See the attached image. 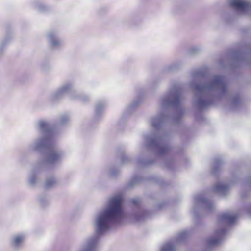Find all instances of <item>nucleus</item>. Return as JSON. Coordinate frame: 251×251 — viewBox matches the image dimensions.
<instances>
[{
    "label": "nucleus",
    "mask_w": 251,
    "mask_h": 251,
    "mask_svg": "<svg viewBox=\"0 0 251 251\" xmlns=\"http://www.w3.org/2000/svg\"><path fill=\"white\" fill-rule=\"evenodd\" d=\"M36 129L40 134L28 146L30 151L42 152L46 151L45 161L48 163L56 164L66 156L65 151L56 145V134L50 129L48 121L44 119L37 120Z\"/></svg>",
    "instance_id": "nucleus-4"
},
{
    "label": "nucleus",
    "mask_w": 251,
    "mask_h": 251,
    "mask_svg": "<svg viewBox=\"0 0 251 251\" xmlns=\"http://www.w3.org/2000/svg\"><path fill=\"white\" fill-rule=\"evenodd\" d=\"M222 18L224 20L225 22H229V21L227 19V15L226 13H223L221 15Z\"/></svg>",
    "instance_id": "nucleus-33"
},
{
    "label": "nucleus",
    "mask_w": 251,
    "mask_h": 251,
    "mask_svg": "<svg viewBox=\"0 0 251 251\" xmlns=\"http://www.w3.org/2000/svg\"><path fill=\"white\" fill-rule=\"evenodd\" d=\"M141 101L142 100L140 98H138L133 100V101L128 105L126 108L125 113L123 115V117H125L126 115H128L131 114L138 107Z\"/></svg>",
    "instance_id": "nucleus-15"
},
{
    "label": "nucleus",
    "mask_w": 251,
    "mask_h": 251,
    "mask_svg": "<svg viewBox=\"0 0 251 251\" xmlns=\"http://www.w3.org/2000/svg\"><path fill=\"white\" fill-rule=\"evenodd\" d=\"M75 96L77 97V98L75 100H79L84 102H87L89 100V96L83 94H78L76 92Z\"/></svg>",
    "instance_id": "nucleus-28"
},
{
    "label": "nucleus",
    "mask_w": 251,
    "mask_h": 251,
    "mask_svg": "<svg viewBox=\"0 0 251 251\" xmlns=\"http://www.w3.org/2000/svg\"><path fill=\"white\" fill-rule=\"evenodd\" d=\"M25 238V235L24 233L13 234L9 238V245L11 248L16 251L22 250L24 247Z\"/></svg>",
    "instance_id": "nucleus-9"
},
{
    "label": "nucleus",
    "mask_w": 251,
    "mask_h": 251,
    "mask_svg": "<svg viewBox=\"0 0 251 251\" xmlns=\"http://www.w3.org/2000/svg\"><path fill=\"white\" fill-rule=\"evenodd\" d=\"M76 91L75 87V82L73 81L66 82L62 84L56 90L52 93L50 96V100L56 102L62 99L64 95H68L72 100L77 98L75 96Z\"/></svg>",
    "instance_id": "nucleus-6"
},
{
    "label": "nucleus",
    "mask_w": 251,
    "mask_h": 251,
    "mask_svg": "<svg viewBox=\"0 0 251 251\" xmlns=\"http://www.w3.org/2000/svg\"><path fill=\"white\" fill-rule=\"evenodd\" d=\"M191 76V86L195 91L193 104L199 110H203L218 104L223 99L230 103L232 109H236L240 104L239 97H231L227 84L225 78L220 75L204 76L201 71H193Z\"/></svg>",
    "instance_id": "nucleus-2"
},
{
    "label": "nucleus",
    "mask_w": 251,
    "mask_h": 251,
    "mask_svg": "<svg viewBox=\"0 0 251 251\" xmlns=\"http://www.w3.org/2000/svg\"><path fill=\"white\" fill-rule=\"evenodd\" d=\"M160 251H176V245L174 241L167 242L161 247Z\"/></svg>",
    "instance_id": "nucleus-18"
},
{
    "label": "nucleus",
    "mask_w": 251,
    "mask_h": 251,
    "mask_svg": "<svg viewBox=\"0 0 251 251\" xmlns=\"http://www.w3.org/2000/svg\"><path fill=\"white\" fill-rule=\"evenodd\" d=\"M248 213L249 215L251 216V205L250 206L249 209L248 210Z\"/></svg>",
    "instance_id": "nucleus-36"
},
{
    "label": "nucleus",
    "mask_w": 251,
    "mask_h": 251,
    "mask_svg": "<svg viewBox=\"0 0 251 251\" xmlns=\"http://www.w3.org/2000/svg\"><path fill=\"white\" fill-rule=\"evenodd\" d=\"M105 106L106 102L105 101H100L97 102L95 106V116L97 118H99L100 117Z\"/></svg>",
    "instance_id": "nucleus-17"
},
{
    "label": "nucleus",
    "mask_w": 251,
    "mask_h": 251,
    "mask_svg": "<svg viewBox=\"0 0 251 251\" xmlns=\"http://www.w3.org/2000/svg\"><path fill=\"white\" fill-rule=\"evenodd\" d=\"M131 201L135 206H138L140 203V199L139 198H134L132 199Z\"/></svg>",
    "instance_id": "nucleus-32"
},
{
    "label": "nucleus",
    "mask_w": 251,
    "mask_h": 251,
    "mask_svg": "<svg viewBox=\"0 0 251 251\" xmlns=\"http://www.w3.org/2000/svg\"><path fill=\"white\" fill-rule=\"evenodd\" d=\"M234 61L238 64V65H242L243 63H247L248 62L245 58L244 52L240 51H234L232 54Z\"/></svg>",
    "instance_id": "nucleus-14"
},
{
    "label": "nucleus",
    "mask_w": 251,
    "mask_h": 251,
    "mask_svg": "<svg viewBox=\"0 0 251 251\" xmlns=\"http://www.w3.org/2000/svg\"><path fill=\"white\" fill-rule=\"evenodd\" d=\"M170 163H172V162H166L165 163L164 165L168 168H171V165L170 164Z\"/></svg>",
    "instance_id": "nucleus-35"
},
{
    "label": "nucleus",
    "mask_w": 251,
    "mask_h": 251,
    "mask_svg": "<svg viewBox=\"0 0 251 251\" xmlns=\"http://www.w3.org/2000/svg\"><path fill=\"white\" fill-rule=\"evenodd\" d=\"M10 41L9 37H6L0 43V56L1 55L4 51L5 46L8 44Z\"/></svg>",
    "instance_id": "nucleus-27"
},
{
    "label": "nucleus",
    "mask_w": 251,
    "mask_h": 251,
    "mask_svg": "<svg viewBox=\"0 0 251 251\" xmlns=\"http://www.w3.org/2000/svg\"><path fill=\"white\" fill-rule=\"evenodd\" d=\"M120 173L119 169L116 168L115 167H111L109 169L107 172L108 175L111 177L117 176Z\"/></svg>",
    "instance_id": "nucleus-26"
},
{
    "label": "nucleus",
    "mask_w": 251,
    "mask_h": 251,
    "mask_svg": "<svg viewBox=\"0 0 251 251\" xmlns=\"http://www.w3.org/2000/svg\"><path fill=\"white\" fill-rule=\"evenodd\" d=\"M47 38L49 46L53 50L60 49L63 46V41L56 31H49L47 34Z\"/></svg>",
    "instance_id": "nucleus-10"
},
{
    "label": "nucleus",
    "mask_w": 251,
    "mask_h": 251,
    "mask_svg": "<svg viewBox=\"0 0 251 251\" xmlns=\"http://www.w3.org/2000/svg\"><path fill=\"white\" fill-rule=\"evenodd\" d=\"M194 206L193 214L198 216L197 211L203 209L207 212H211L215 208V204L209 200L205 194H198L194 197Z\"/></svg>",
    "instance_id": "nucleus-7"
},
{
    "label": "nucleus",
    "mask_w": 251,
    "mask_h": 251,
    "mask_svg": "<svg viewBox=\"0 0 251 251\" xmlns=\"http://www.w3.org/2000/svg\"><path fill=\"white\" fill-rule=\"evenodd\" d=\"M170 108H174L176 113L171 119L175 124H179L184 110L182 106V88L177 82L171 84L168 90L159 98V113L151 119V124L157 131L155 135H147L145 142L148 148L152 149L159 155L168 153L171 149L169 143L170 132L162 129L164 122L167 120V111Z\"/></svg>",
    "instance_id": "nucleus-1"
},
{
    "label": "nucleus",
    "mask_w": 251,
    "mask_h": 251,
    "mask_svg": "<svg viewBox=\"0 0 251 251\" xmlns=\"http://www.w3.org/2000/svg\"><path fill=\"white\" fill-rule=\"evenodd\" d=\"M142 178L139 176H135L132 177L128 184V186L130 187L134 186L137 185L141 181Z\"/></svg>",
    "instance_id": "nucleus-25"
},
{
    "label": "nucleus",
    "mask_w": 251,
    "mask_h": 251,
    "mask_svg": "<svg viewBox=\"0 0 251 251\" xmlns=\"http://www.w3.org/2000/svg\"><path fill=\"white\" fill-rule=\"evenodd\" d=\"M229 4L239 13L251 16V0H229Z\"/></svg>",
    "instance_id": "nucleus-8"
},
{
    "label": "nucleus",
    "mask_w": 251,
    "mask_h": 251,
    "mask_svg": "<svg viewBox=\"0 0 251 251\" xmlns=\"http://www.w3.org/2000/svg\"><path fill=\"white\" fill-rule=\"evenodd\" d=\"M59 183L58 181L55 178L51 177L47 179L45 183V187L46 188H51Z\"/></svg>",
    "instance_id": "nucleus-20"
},
{
    "label": "nucleus",
    "mask_w": 251,
    "mask_h": 251,
    "mask_svg": "<svg viewBox=\"0 0 251 251\" xmlns=\"http://www.w3.org/2000/svg\"><path fill=\"white\" fill-rule=\"evenodd\" d=\"M201 51V47L198 46H194L191 47L188 50V54L191 56H194L198 54Z\"/></svg>",
    "instance_id": "nucleus-22"
},
{
    "label": "nucleus",
    "mask_w": 251,
    "mask_h": 251,
    "mask_svg": "<svg viewBox=\"0 0 251 251\" xmlns=\"http://www.w3.org/2000/svg\"><path fill=\"white\" fill-rule=\"evenodd\" d=\"M181 60H177L165 68V71L168 73L174 72L179 70L183 65Z\"/></svg>",
    "instance_id": "nucleus-16"
},
{
    "label": "nucleus",
    "mask_w": 251,
    "mask_h": 251,
    "mask_svg": "<svg viewBox=\"0 0 251 251\" xmlns=\"http://www.w3.org/2000/svg\"><path fill=\"white\" fill-rule=\"evenodd\" d=\"M153 161L151 160H145L144 159L139 158L137 161V163L141 166H146L152 164Z\"/></svg>",
    "instance_id": "nucleus-29"
},
{
    "label": "nucleus",
    "mask_w": 251,
    "mask_h": 251,
    "mask_svg": "<svg viewBox=\"0 0 251 251\" xmlns=\"http://www.w3.org/2000/svg\"><path fill=\"white\" fill-rule=\"evenodd\" d=\"M38 10L41 12L45 11L48 9V7L43 3H40L36 5Z\"/></svg>",
    "instance_id": "nucleus-31"
},
{
    "label": "nucleus",
    "mask_w": 251,
    "mask_h": 251,
    "mask_svg": "<svg viewBox=\"0 0 251 251\" xmlns=\"http://www.w3.org/2000/svg\"><path fill=\"white\" fill-rule=\"evenodd\" d=\"M39 201L42 205H45L49 201V198L46 195H42L39 197Z\"/></svg>",
    "instance_id": "nucleus-30"
},
{
    "label": "nucleus",
    "mask_w": 251,
    "mask_h": 251,
    "mask_svg": "<svg viewBox=\"0 0 251 251\" xmlns=\"http://www.w3.org/2000/svg\"><path fill=\"white\" fill-rule=\"evenodd\" d=\"M233 184L230 182L228 184H225L221 182H217L212 188V190L216 193L221 196H225L228 194L230 186Z\"/></svg>",
    "instance_id": "nucleus-12"
},
{
    "label": "nucleus",
    "mask_w": 251,
    "mask_h": 251,
    "mask_svg": "<svg viewBox=\"0 0 251 251\" xmlns=\"http://www.w3.org/2000/svg\"><path fill=\"white\" fill-rule=\"evenodd\" d=\"M45 160V154L44 155V159L38 162L34 167L33 170H32L29 175L28 177V183L31 186H34L37 182V171L40 168L42 167L44 165L48 164L51 165H54L55 164H50L46 162Z\"/></svg>",
    "instance_id": "nucleus-11"
},
{
    "label": "nucleus",
    "mask_w": 251,
    "mask_h": 251,
    "mask_svg": "<svg viewBox=\"0 0 251 251\" xmlns=\"http://www.w3.org/2000/svg\"><path fill=\"white\" fill-rule=\"evenodd\" d=\"M69 116L67 114H63L59 116L57 123L60 125H65L69 122Z\"/></svg>",
    "instance_id": "nucleus-21"
},
{
    "label": "nucleus",
    "mask_w": 251,
    "mask_h": 251,
    "mask_svg": "<svg viewBox=\"0 0 251 251\" xmlns=\"http://www.w3.org/2000/svg\"><path fill=\"white\" fill-rule=\"evenodd\" d=\"M222 164V161L221 159L215 158L214 161L213 169L211 171L212 173L213 174H215L217 172L218 169L220 168Z\"/></svg>",
    "instance_id": "nucleus-24"
},
{
    "label": "nucleus",
    "mask_w": 251,
    "mask_h": 251,
    "mask_svg": "<svg viewBox=\"0 0 251 251\" xmlns=\"http://www.w3.org/2000/svg\"><path fill=\"white\" fill-rule=\"evenodd\" d=\"M188 232L187 231H183L180 233L177 236L176 238L174 240H172L174 241L176 244L180 243L183 242L188 237Z\"/></svg>",
    "instance_id": "nucleus-19"
},
{
    "label": "nucleus",
    "mask_w": 251,
    "mask_h": 251,
    "mask_svg": "<svg viewBox=\"0 0 251 251\" xmlns=\"http://www.w3.org/2000/svg\"><path fill=\"white\" fill-rule=\"evenodd\" d=\"M237 218L236 214L231 212L224 213L218 216V225L219 229L216 231L214 237L206 240L205 251H210L213 248L219 245L226 233V226L233 224Z\"/></svg>",
    "instance_id": "nucleus-5"
},
{
    "label": "nucleus",
    "mask_w": 251,
    "mask_h": 251,
    "mask_svg": "<svg viewBox=\"0 0 251 251\" xmlns=\"http://www.w3.org/2000/svg\"><path fill=\"white\" fill-rule=\"evenodd\" d=\"M148 216L147 211L141 208H136L133 210L131 216L133 220L140 222L145 219Z\"/></svg>",
    "instance_id": "nucleus-13"
},
{
    "label": "nucleus",
    "mask_w": 251,
    "mask_h": 251,
    "mask_svg": "<svg viewBox=\"0 0 251 251\" xmlns=\"http://www.w3.org/2000/svg\"><path fill=\"white\" fill-rule=\"evenodd\" d=\"M124 201L121 194L111 197L107 205L96 213L93 224L95 234L86 238L78 251H94L98 245L99 236L109 230L113 225L120 223L125 215L122 207Z\"/></svg>",
    "instance_id": "nucleus-3"
},
{
    "label": "nucleus",
    "mask_w": 251,
    "mask_h": 251,
    "mask_svg": "<svg viewBox=\"0 0 251 251\" xmlns=\"http://www.w3.org/2000/svg\"><path fill=\"white\" fill-rule=\"evenodd\" d=\"M120 161L121 165H124L130 163L131 158L129 156L126 155L125 153H122L121 155Z\"/></svg>",
    "instance_id": "nucleus-23"
},
{
    "label": "nucleus",
    "mask_w": 251,
    "mask_h": 251,
    "mask_svg": "<svg viewBox=\"0 0 251 251\" xmlns=\"http://www.w3.org/2000/svg\"><path fill=\"white\" fill-rule=\"evenodd\" d=\"M246 184V185H248L251 188V177H249L247 178Z\"/></svg>",
    "instance_id": "nucleus-34"
}]
</instances>
